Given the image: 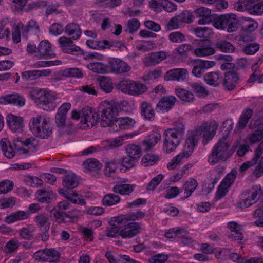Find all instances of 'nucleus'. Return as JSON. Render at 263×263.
Returning <instances> with one entry per match:
<instances>
[{
  "mask_svg": "<svg viewBox=\"0 0 263 263\" xmlns=\"http://www.w3.org/2000/svg\"><path fill=\"white\" fill-rule=\"evenodd\" d=\"M29 97L40 108L46 111L54 110L59 105L58 95L46 88H33L29 92Z\"/></svg>",
  "mask_w": 263,
  "mask_h": 263,
  "instance_id": "f257e3e1",
  "label": "nucleus"
},
{
  "mask_svg": "<svg viewBox=\"0 0 263 263\" xmlns=\"http://www.w3.org/2000/svg\"><path fill=\"white\" fill-rule=\"evenodd\" d=\"M239 142L237 141L231 147V144L227 139L223 137L219 139L214 146L208 158L209 163L214 165L220 161H226L233 155L235 149L238 147Z\"/></svg>",
  "mask_w": 263,
  "mask_h": 263,
  "instance_id": "f03ea898",
  "label": "nucleus"
},
{
  "mask_svg": "<svg viewBox=\"0 0 263 263\" xmlns=\"http://www.w3.org/2000/svg\"><path fill=\"white\" fill-rule=\"evenodd\" d=\"M28 125L32 134L40 139H47L52 133L49 118L43 114L31 118Z\"/></svg>",
  "mask_w": 263,
  "mask_h": 263,
  "instance_id": "7ed1b4c3",
  "label": "nucleus"
},
{
  "mask_svg": "<svg viewBox=\"0 0 263 263\" xmlns=\"http://www.w3.org/2000/svg\"><path fill=\"white\" fill-rule=\"evenodd\" d=\"M218 124L215 121H212L210 123L205 122L202 124L198 128L194 130H191L188 132L187 137L188 139L190 137V134L192 133L194 135L192 139L195 142L194 148L197 144L199 137L202 135L204 144H206L209 141L211 140L215 136Z\"/></svg>",
  "mask_w": 263,
  "mask_h": 263,
  "instance_id": "20e7f679",
  "label": "nucleus"
},
{
  "mask_svg": "<svg viewBox=\"0 0 263 263\" xmlns=\"http://www.w3.org/2000/svg\"><path fill=\"white\" fill-rule=\"evenodd\" d=\"M100 108L101 110L102 118L101 121L102 126H109L114 121L117 120L116 118L119 112L117 103L112 101L104 100L100 103Z\"/></svg>",
  "mask_w": 263,
  "mask_h": 263,
  "instance_id": "39448f33",
  "label": "nucleus"
},
{
  "mask_svg": "<svg viewBox=\"0 0 263 263\" xmlns=\"http://www.w3.org/2000/svg\"><path fill=\"white\" fill-rule=\"evenodd\" d=\"M262 194L263 190L260 185L252 186L240 194V199L237 202V207L243 209L251 206L259 200Z\"/></svg>",
  "mask_w": 263,
  "mask_h": 263,
  "instance_id": "423d86ee",
  "label": "nucleus"
},
{
  "mask_svg": "<svg viewBox=\"0 0 263 263\" xmlns=\"http://www.w3.org/2000/svg\"><path fill=\"white\" fill-rule=\"evenodd\" d=\"M15 149L24 155H32L38 150L39 143L37 140L31 137L22 141L20 138L13 140Z\"/></svg>",
  "mask_w": 263,
  "mask_h": 263,
  "instance_id": "0eeeda50",
  "label": "nucleus"
},
{
  "mask_svg": "<svg viewBox=\"0 0 263 263\" xmlns=\"http://www.w3.org/2000/svg\"><path fill=\"white\" fill-rule=\"evenodd\" d=\"M99 119L97 112L91 107H85L81 110V118L78 127L86 130L94 126Z\"/></svg>",
  "mask_w": 263,
  "mask_h": 263,
  "instance_id": "6e6552de",
  "label": "nucleus"
},
{
  "mask_svg": "<svg viewBox=\"0 0 263 263\" xmlns=\"http://www.w3.org/2000/svg\"><path fill=\"white\" fill-rule=\"evenodd\" d=\"M194 135L190 134V137L186 139L183 151L173 158L167 165V167L169 170H173L176 166L181 163L184 158H188L192 154L194 151V146L195 142L192 139Z\"/></svg>",
  "mask_w": 263,
  "mask_h": 263,
  "instance_id": "1a4fd4ad",
  "label": "nucleus"
},
{
  "mask_svg": "<svg viewBox=\"0 0 263 263\" xmlns=\"http://www.w3.org/2000/svg\"><path fill=\"white\" fill-rule=\"evenodd\" d=\"M117 87L122 92L133 95L143 93L147 90L145 85L128 79H123L120 81Z\"/></svg>",
  "mask_w": 263,
  "mask_h": 263,
  "instance_id": "9d476101",
  "label": "nucleus"
},
{
  "mask_svg": "<svg viewBox=\"0 0 263 263\" xmlns=\"http://www.w3.org/2000/svg\"><path fill=\"white\" fill-rule=\"evenodd\" d=\"M163 135L164 151L167 153L174 152L179 145L182 137L178 135L174 129L169 128L164 131Z\"/></svg>",
  "mask_w": 263,
  "mask_h": 263,
  "instance_id": "9b49d317",
  "label": "nucleus"
},
{
  "mask_svg": "<svg viewBox=\"0 0 263 263\" xmlns=\"http://www.w3.org/2000/svg\"><path fill=\"white\" fill-rule=\"evenodd\" d=\"M237 174L236 170H232L221 182L216 193L215 197L217 200L221 199L227 194L229 189L235 180Z\"/></svg>",
  "mask_w": 263,
  "mask_h": 263,
  "instance_id": "f8f14e48",
  "label": "nucleus"
},
{
  "mask_svg": "<svg viewBox=\"0 0 263 263\" xmlns=\"http://www.w3.org/2000/svg\"><path fill=\"white\" fill-rule=\"evenodd\" d=\"M108 71L116 74H122L130 71V66L125 62L118 59L111 58L107 65Z\"/></svg>",
  "mask_w": 263,
  "mask_h": 263,
  "instance_id": "ddd939ff",
  "label": "nucleus"
},
{
  "mask_svg": "<svg viewBox=\"0 0 263 263\" xmlns=\"http://www.w3.org/2000/svg\"><path fill=\"white\" fill-rule=\"evenodd\" d=\"M215 53V50L209 40L199 41L197 47L194 50V54L198 57H205L212 55Z\"/></svg>",
  "mask_w": 263,
  "mask_h": 263,
  "instance_id": "4468645a",
  "label": "nucleus"
},
{
  "mask_svg": "<svg viewBox=\"0 0 263 263\" xmlns=\"http://www.w3.org/2000/svg\"><path fill=\"white\" fill-rule=\"evenodd\" d=\"M137 135V133L126 134L115 139L103 141L101 143V145L103 149L105 150L115 149L122 146L125 140L131 139Z\"/></svg>",
  "mask_w": 263,
  "mask_h": 263,
  "instance_id": "2eb2a0df",
  "label": "nucleus"
},
{
  "mask_svg": "<svg viewBox=\"0 0 263 263\" xmlns=\"http://www.w3.org/2000/svg\"><path fill=\"white\" fill-rule=\"evenodd\" d=\"M240 77L238 72L234 71H227L222 79V85L225 89L231 91L235 89L239 83Z\"/></svg>",
  "mask_w": 263,
  "mask_h": 263,
  "instance_id": "dca6fc26",
  "label": "nucleus"
},
{
  "mask_svg": "<svg viewBox=\"0 0 263 263\" xmlns=\"http://www.w3.org/2000/svg\"><path fill=\"white\" fill-rule=\"evenodd\" d=\"M141 225L137 222H132L125 224L119 231V235L122 238H131L139 234Z\"/></svg>",
  "mask_w": 263,
  "mask_h": 263,
  "instance_id": "f3484780",
  "label": "nucleus"
},
{
  "mask_svg": "<svg viewBox=\"0 0 263 263\" xmlns=\"http://www.w3.org/2000/svg\"><path fill=\"white\" fill-rule=\"evenodd\" d=\"M58 43L62 51L65 53L74 54L81 51V48L74 44L70 37L65 36L60 37L58 40Z\"/></svg>",
  "mask_w": 263,
  "mask_h": 263,
  "instance_id": "a211bd4d",
  "label": "nucleus"
},
{
  "mask_svg": "<svg viewBox=\"0 0 263 263\" xmlns=\"http://www.w3.org/2000/svg\"><path fill=\"white\" fill-rule=\"evenodd\" d=\"M168 55V53L164 51L152 52L143 59V62L146 67L155 66L166 59Z\"/></svg>",
  "mask_w": 263,
  "mask_h": 263,
  "instance_id": "6ab92c4d",
  "label": "nucleus"
},
{
  "mask_svg": "<svg viewBox=\"0 0 263 263\" xmlns=\"http://www.w3.org/2000/svg\"><path fill=\"white\" fill-rule=\"evenodd\" d=\"M146 214L141 211L132 212L125 215H121L114 218V221L118 224L126 223L130 221L139 220L144 217Z\"/></svg>",
  "mask_w": 263,
  "mask_h": 263,
  "instance_id": "aec40b11",
  "label": "nucleus"
},
{
  "mask_svg": "<svg viewBox=\"0 0 263 263\" xmlns=\"http://www.w3.org/2000/svg\"><path fill=\"white\" fill-rule=\"evenodd\" d=\"M189 74L187 70L185 68H175L167 71L164 76L165 81H184Z\"/></svg>",
  "mask_w": 263,
  "mask_h": 263,
  "instance_id": "412c9836",
  "label": "nucleus"
},
{
  "mask_svg": "<svg viewBox=\"0 0 263 263\" xmlns=\"http://www.w3.org/2000/svg\"><path fill=\"white\" fill-rule=\"evenodd\" d=\"M196 17L199 18L198 23L199 25L208 24L213 22V15L211 14V9L205 7H200L194 11Z\"/></svg>",
  "mask_w": 263,
  "mask_h": 263,
  "instance_id": "4be33fe9",
  "label": "nucleus"
},
{
  "mask_svg": "<svg viewBox=\"0 0 263 263\" xmlns=\"http://www.w3.org/2000/svg\"><path fill=\"white\" fill-rule=\"evenodd\" d=\"M70 203L66 201H62L59 203L58 208L60 210H55L53 211L55 218L59 222L66 220L65 217H70L71 219H75L79 214V212L77 210L73 211L74 213V215L70 217L69 214H66L65 212L61 211L60 210H66L69 208Z\"/></svg>",
  "mask_w": 263,
  "mask_h": 263,
  "instance_id": "5701e85b",
  "label": "nucleus"
},
{
  "mask_svg": "<svg viewBox=\"0 0 263 263\" xmlns=\"http://www.w3.org/2000/svg\"><path fill=\"white\" fill-rule=\"evenodd\" d=\"M176 101V98L175 96H164L158 101L156 108L162 112H167L175 105Z\"/></svg>",
  "mask_w": 263,
  "mask_h": 263,
  "instance_id": "b1692460",
  "label": "nucleus"
},
{
  "mask_svg": "<svg viewBox=\"0 0 263 263\" xmlns=\"http://www.w3.org/2000/svg\"><path fill=\"white\" fill-rule=\"evenodd\" d=\"M0 103L4 104H12L22 107L25 104V99L17 93H13L1 97Z\"/></svg>",
  "mask_w": 263,
  "mask_h": 263,
  "instance_id": "393cba45",
  "label": "nucleus"
},
{
  "mask_svg": "<svg viewBox=\"0 0 263 263\" xmlns=\"http://www.w3.org/2000/svg\"><path fill=\"white\" fill-rule=\"evenodd\" d=\"M7 124L11 130L14 132H21L24 126V120L21 117L9 114L7 118Z\"/></svg>",
  "mask_w": 263,
  "mask_h": 263,
  "instance_id": "a878e982",
  "label": "nucleus"
},
{
  "mask_svg": "<svg viewBox=\"0 0 263 263\" xmlns=\"http://www.w3.org/2000/svg\"><path fill=\"white\" fill-rule=\"evenodd\" d=\"M215 65L214 61L199 60L197 64L194 66L192 74L197 78H200L205 70L213 67Z\"/></svg>",
  "mask_w": 263,
  "mask_h": 263,
  "instance_id": "bb28decb",
  "label": "nucleus"
},
{
  "mask_svg": "<svg viewBox=\"0 0 263 263\" xmlns=\"http://www.w3.org/2000/svg\"><path fill=\"white\" fill-rule=\"evenodd\" d=\"M263 153V141L261 142L255 151L254 156L253 158L246 162H244L240 167L239 171L241 172H244L250 167L255 165Z\"/></svg>",
  "mask_w": 263,
  "mask_h": 263,
  "instance_id": "cd10ccee",
  "label": "nucleus"
},
{
  "mask_svg": "<svg viewBox=\"0 0 263 263\" xmlns=\"http://www.w3.org/2000/svg\"><path fill=\"white\" fill-rule=\"evenodd\" d=\"M203 79L208 84L216 87L222 84L223 76L219 72H210L204 75Z\"/></svg>",
  "mask_w": 263,
  "mask_h": 263,
  "instance_id": "c85d7f7f",
  "label": "nucleus"
},
{
  "mask_svg": "<svg viewBox=\"0 0 263 263\" xmlns=\"http://www.w3.org/2000/svg\"><path fill=\"white\" fill-rule=\"evenodd\" d=\"M84 72L83 70L79 68H68L64 70H61L58 75L60 79H62L63 78L66 77H73L77 79H81L83 77Z\"/></svg>",
  "mask_w": 263,
  "mask_h": 263,
  "instance_id": "c756f323",
  "label": "nucleus"
},
{
  "mask_svg": "<svg viewBox=\"0 0 263 263\" xmlns=\"http://www.w3.org/2000/svg\"><path fill=\"white\" fill-rule=\"evenodd\" d=\"M64 32L73 40H78L82 34L80 26L74 23L67 24L64 28Z\"/></svg>",
  "mask_w": 263,
  "mask_h": 263,
  "instance_id": "7c9ffc66",
  "label": "nucleus"
},
{
  "mask_svg": "<svg viewBox=\"0 0 263 263\" xmlns=\"http://www.w3.org/2000/svg\"><path fill=\"white\" fill-rule=\"evenodd\" d=\"M55 195V193L50 189L39 190L35 194L38 201L41 203H49Z\"/></svg>",
  "mask_w": 263,
  "mask_h": 263,
  "instance_id": "2f4dec72",
  "label": "nucleus"
},
{
  "mask_svg": "<svg viewBox=\"0 0 263 263\" xmlns=\"http://www.w3.org/2000/svg\"><path fill=\"white\" fill-rule=\"evenodd\" d=\"M51 45L46 40H42L37 47V52L41 57L53 58L55 54L51 52Z\"/></svg>",
  "mask_w": 263,
  "mask_h": 263,
  "instance_id": "473e14b6",
  "label": "nucleus"
},
{
  "mask_svg": "<svg viewBox=\"0 0 263 263\" xmlns=\"http://www.w3.org/2000/svg\"><path fill=\"white\" fill-rule=\"evenodd\" d=\"M253 111L249 108H245L241 114L237 124V128L239 129H244L251 118Z\"/></svg>",
  "mask_w": 263,
  "mask_h": 263,
  "instance_id": "72a5a7b5",
  "label": "nucleus"
},
{
  "mask_svg": "<svg viewBox=\"0 0 263 263\" xmlns=\"http://www.w3.org/2000/svg\"><path fill=\"white\" fill-rule=\"evenodd\" d=\"M29 214L24 211H18L11 213L5 218V221L8 224L12 223L27 219Z\"/></svg>",
  "mask_w": 263,
  "mask_h": 263,
  "instance_id": "f704fd0d",
  "label": "nucleus"
},
{
  "mask_svg": "<svg viewBox=\"0 0 263 263\" xmlns=\"http://www.w3.org/2000/svg\"><path fill=\"white\" fill-rule=\"evenodd\" d=\"M34 220L42 232L48 233L50 228L49 218L45 214H40L34 218Z\"/></svg>",
  "mask_w": 263,
  "mask_h": 263,
  "instance_id": "c9c22d12",
  "label": "nucleus"
},
{
  "mask_svg": "<svg viewBox=\"0 0 263 263\" xmlns=\"http://www.w3.org/2000/svg\"><path fill=\"white\" fill-rule=\"evenodd\" d=\"M141 115L145 119L152 121L154 120L155 114L152 105L147 102L143 101L141 104Z\"/></svg>",
  "mask_w": 263,
  "mask_h": 263,
  "instance_id": "e433bc0d",
  "label": "nucleus"
},
{
  "mask_svg": "<svg viewBox=\"0 0 263 263\" xmlns=\"http://www.w3.org/2000/svg\"><path fill=\"white\" fill-rule=\"evenodd\" d=\"M198 183L196 180L194 178H191L186 180L183 186V190L185 196L182 199H186L191 196L192 193L195 191Z\"/></svg>",
  "mask_w": 263,
  "mask_h": 263,
  "instance_id": "4c0bfd02",
  "label": "nucleus"
},
{
  "mask_svg": "<svg viewBox=\"0 0 263 263\" xmlns=\"http://www.w3.org/2000/svg\"><path fill=\"white\" fill-rule=\"evenodd\" d=\"M0 145L4 155L7 158L11 159L15 156V152L10 145L7 138H3L1 140Z\"/></svg>",
  "mask_w": 263,
  "mask_h": 263,
  "instance_id": "58836bf2",
  "label": "nucleus"
},
{
  "mask_svg": "<svg viewBox=\"0 0 263 263\" xmlns=\"http://www.w3.org/2000/svg\"><path fill=\"white\" fill-rule=\"evenodd\" d=\"M116 122L121 129L132 128L136 123V120L129 117H120L117 119Z\"/></svg>",
  "mask_w": 263,
  "mask_h": 263,
  "instance_id": "ea45409f",
  "label": "nucleus"
},
{
  "mask_svg": "<svg viewBox=\"0 0 263 263\" xmlns=\"http://www.w3.org/2000/svg\"><path fill=\"white\" fill-rule=\"evenodd\" d=\"M161 138L160 133L154 131L147 137L143 141V143L147 147V148H151L154 147L160 140Z\"/></svg>",
  "mask_w": 263,
  "mask_h": 263,
  "instance_id": "a19ab883",
  "label": "nucleus"
},
{
  "mask_svg": "<svg viewBox=\"0 0 263 263\" xmlns=\"http://www.w3.org/2000/svg\"><path fill=\"white\" fill-rule=\"evenodd\" d=\"M86 67L89 70L97 73L103 74L108 72L107 65L101 62H90Z\"/></svg>",
  "mask_w": 263,
  "mask_h": 263,
  "instance_id": "79ce46f5",
  "label": "nucleus"
},
{
  "mask_svg": "<svg viewBox=\"0 0 263 263\" xmlns=\"http://www.w3.org/2000/svg\"><path fill=\"white\" fill-rule=\"evenodd\" d=\"M31 30L34 31L36 33H39L40 31V25L37 21L34 19L29 20L26 25H24V30L22 32L23 37L27 38L29 31Z\"/></svg>",
  "mask_w": 263,
  "mask_h": 263,
  "instance_id": "37998d69",
  "label": "nucleus"
},
{
  "mask_svg": "<svg viewBox=\"0 0 263 263\" xmlns=\"http://www.w3.org/2000/svg\"><path fill=\"white\" fill-rule=\"evenodd\" d=\"M63 185L67 188H74L79 184L78 179L73 173H68L63 179Z\"/></svg>",
  "mask_w": 263,
  "mask_h": 263,
  "instance_id": "c03bdc74",
  "label": "nucleus"
},
{
  "mask_svg": "<svg viewBox=\"0 0 263 263\" xmlns=\"http://www.w3.org/2000/svg\"><path fill=\"white\" fill-rule=\"evenodd\" d=\"M83 165L86 172L95 171L100 169L102 166L101 163L95 158L87 159L83 162Z\"/></svg>",
  "mask_w": 263,
  "mask_h": 263,
  "instance_id": "a18cd8bd",
  "label": "nucleus"
},
{
  "mask_svg": "<svg viewBox=\"0 0 263 263\" xmlns=\"http://www.w3.org/2000/svg\"><path fill=\"white\" fill-rule=\"evenodd\" d=\"M125 150L127 154L137 161L142 155L140 147L135 144H129L126 146Z\"/></svg>",
  "mask_w": 263,
  "mask_h": 263,
  "instance_id": "49530a36",
  "label": "nucleus"
},
{
  "mask_svg": "<svg viewBox=\"0 0 263 263\" xmlns=\"http://www.w3.org/2000/svg\"><path fill=\"white\" fill-rule=\"evenodd\" d=\"M215 47L224 52L231 53L234 51L235 47L230 42L219 40L215 43Z\"/></svg>",
  "mask_w": 263,
  "mask_h": 263,
  "instance_id": "de8ad7c7",
  "label": "nucleus"
},
{
  "mask_svg": "<svg viewBox=\"0 0 263 263\" xmlns=\"http://www.w3.org/2000/svg\"><path fill=\"white\" fill-rule=\"evenodd\" d=\"M134 186L129 184H118L114 186L113 191L122 195H129L134 190Z\"/></svg>",
  "mask_w": 263,
  "mask_h": 263,
  "instance_id": "09e8293b",
  "label": "nucleus"
},
{
  "mask_svg": "<svg viewBox=\"0 0 263 263\" xmlns=\"http://www.w3.org/2000/svg\"><path fill=\"white\" fill-rule=\"evenodd\" d=\"M175 92L180 99L185 102H191L195 98L194 95L192 92L183 88H176Z\"/></svg>",
  "mask_w": 263,
  "mask_h": 263,
  "instance_id": "8fccbe9b",
  "label": "nucleus"
},
{
  "mask_svg": "<svg viewBox=\"0 0 263 263\" xmlns=\"http://www.w3.org/2000/svg\"><path fill=\"white\" fill-rule=\"evenodd\" d=\"M238 20L235 14H228L227 20V31L231 33L235 31L237 28Z\"/></svg>",
  "mask_w": 263,
  "mask_h": 263,
  "instance_id": "3c124183",
  "label": "nucleus"
},
{
  "mask_svg": "<svg viewBox=\"0 0 263 263\" xmlns=\"http://www.w3.org/2000/svg\"><path fill=\"white\" fill-rule=\"evenodd\" d=\"M100 88L106 93H109L113 89L112 82L111 79L105 76H102L99 81Z\"/></svg>",
  "mask_w": 263,
  "mask_h": 263,
  "instance_id": "603ef678",
  "label": "nucleus"
},
{
  "mask_svg": "<svg viewBox=\"0 0 263 263\" xmlns=\"http://www.w3.org/2000/svg\"><path fill=\"white\" fill-rule=\"evenodd\" d=\"M228 17V14L225 15H221L219 16H215L213 15V26L218 29L224 30L227 27V20Z\"/></svg>",
  "mask_w": 263,
  "mask_h": 263,
  "instance_id": "864d4df0",
  "label": "nucleus"
},
{
  "mask_svg": "<svg viewBox=\"0 0 263 263\" xmlns=\"http://www.w3.org/2000/svg\"><path fill=\"white\" fill-rule=\"evenodd\" d=\"M263 139V130L259 129V125L257 129L252 133L250 134L247 138L246 142L253 144L257 143Z\"/></svg>",
  "mask_w": 263,
  "mask_h": 263,
  "instance_id": "5fc2aeb1",
  "label": "nucleus"
},
{
  "mask_svg": "<svg viewBox=\"0 0 263 263\" xmlns=\"http://www.w3.org/2000/svg\"><path fill=\"white\" fill-rule=\"evenodd\" d=\"M194 32L200 38H208L213 34L212 30L207 27H197L195 28Z\"/></svg>",
  "mask_w": 263,
  "mask_h": 263,
  "instance_id": "6e6d98bb",
  "label": "nucleus"
},
{
  "mask_svg": "<svg viewBox=\"0 0 263 263\" xmlns=\"http://www.w3.org/2000/svg\"><path fill=\"white\" fill-rule=\"evenodd\" d=\"M158 160V156L152 153H149L143 156L141 160V163L145 166H149L154 165Z\"/></svg>",
  "mask_w": 263,
  "mask_h": 263,
  "instance_id": "4d7b16f0",
  "label": "nucleus"
},
{
  "mask_svg": "<svg viewBox=\"0 0 263 263\" xmlns=\"http://www.w3.org/2000/svg\"><path fill=\"white\" fill-rule=\"evenodd\" d=\"M119 164V161L116 159H111L106 162L105 165V175L110 176L112 173H115Z\"/></svg>",
  "mask_w": 263,
  "mask_h": 263,
  "instance_id": "13d9d810",
  "label": "nucleus"
},
{
  "mask_svg": "<svg viewBox=\"0 0 263 263\" xmlns=\"http://www.w3.org/2000/svg\"><path fill=\"white\" fill-rule=\"evenodd\" d=\"M46 257L48 262H57L60 259L59 252L53 248H45Z\"/></svg>",
  "mask_w": 263,
  "mask_h": 263,
  "instance_id": "bf43d9fd",
  "label": "nucleus"
},
{
  "mask_svg": "<svg viewBox=\"0 0 263 263\" xmlns=\"http://www.w3.org/2000/svg\"><path fill=\"white\" fill-rule=\"evenodd\" d=\"M120 197L113 194H109L104 196L102 203L104 205L112 206L119 202Z\"/></svg>",
  "mask_w": 263,
  "mask_h": 263,
  "instance_id": "052dcab7",
  "label": "nucleus"
},
{
  "mask_svg": "<svg viewBox=\"0 0 263 263\" xmlns=\"http://www.w3.org/2000/svg\"><path fill=\"white\" fill-rule=\"evenodd\" d=\"M66 195V199L74 204L81 205L85 204V200L82 198L81 195L73 191H69V194Z\"/></svg>",
  "mask_w": 263,
  "mask_h": 263,
  "instance_id": "680f3d73",
  "label": "nucleus"
},
{
  "mask_svg": "<svg viewBox=\"0 0 263 263\" xmlns=\"http://www.w3.org/2000/svg\"><path fill=\"white\" fill-rule=\"evenodd\" d=\"M179 238L180 242L184 245L189 246L193 243V239L189 235V232L184 229H180Z\"/></svg>",
  "mask_w": 263,
  "mask_h": 263,
  "instance_id": "e2e57ef3",
  "label": "nucleus"
},
{
  "mask_svg": "<svg viewBox=\"0 0 263 263\" xmlns=\"http://www.w3.org/2000/svg\"><path fill=\"white\" fill-rule=\"evenodd\" d=\"M34 228L31 226L22 228L19 230V235L23 239L30 240L33 236Z\"/></svg>",
  "mask_w": 263,
  "mask_h": 263,
  "instance_id": "0e129e2a",
  "label": "nucleus"
},
{
  "mask_svg": "<svg viewBox=\"0 0 263 263\" xmlns=\"http://www.w3.org/2000/svg\"><path fill=\"white\" fill-rule=\"evenodd\" d=\"M24 181L27 185L33 187L41 186L43 183V181L41 179L33 176H26Z\"/></svg>",
  "mask_w": 263,
  "mask_h": 263,
  "instance_id": "69168bd1",
  "label": "nucleus"
},
{
  "mask_svg": "<svg viewBox=\"0 0 263 263\" xmlns=\"http://www.w3.org/2000/svg\"><path fill=\"white\" fill-rule=\"evenodd\" d=\"M257 27V22L251 18L246 19L243 21L242 24L243 30L248 32H252L254 31Z\"/></svg>",
  "mask_w": 263,
  "mask_h": 263,
  "instance_id": "338daca9",
  "label": "nucleus"
},
{
  "mask_svg": "<svg viewBox=\"0 0 263 263\" xmlns=\"http://www.w3.org/2000/svg\"><path fill=\"white\" fill-rule=\"evenodd\" d=\"M118 161L121 166L126 169H129L135 165L136 160L127 155V156L123 157Z\"/></svg>",
  "mask_w": 263,
  "mask_h": 263,
  "instance_id": "774afa93",
  "label": "nucleus"
}]
</instances>
